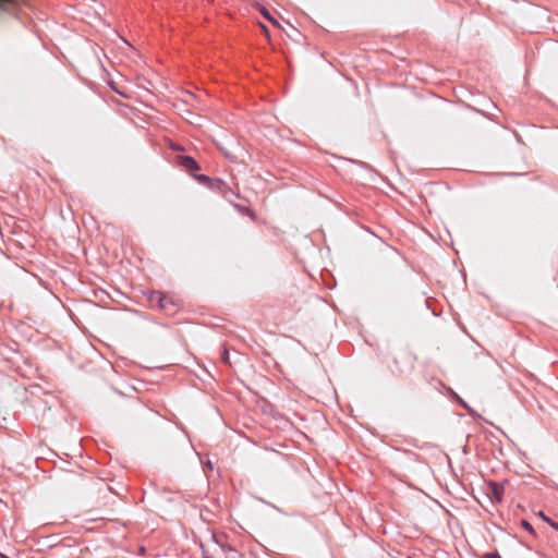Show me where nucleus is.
Here are the masks:
<instances>
[{
  "mask_svg": "<svg viewBox=\"0 0 558 558\" xmlns=\"http://www.w3.org/2000/svg\"><path fill=\"white\" fill-rule=\"evenodd\" d=\"M148 302L168 316H174L182 307L181 301L172 294L161 291H150Z\"/></svg>",
  "mask_w": 558,
  "mask_h": 558,
  "instance_id": "nucleus-2",
  "label": "nucleus"
},
{
  "mask_svg": "<svg viewBox=\"0 0 558 558\" xmlns=\"http://www.w3.org/2000/svg\"><path fill=\"white\" fill-rule=\"evenodd\" d=\"M551 527L558 531V522L556 524H551Z\"/></svg>",
  "mask_w": 558,
  "mask_h": 558,
  "instance_id": "nucleus-14",
  "label": "nucleus"
},
{
  "mask_svg": "<svg viewBox=\"0 0 558 558\" xmlns=\"http://www.w3.org/2000/svg\"><path fill=\"white\" fill-rule=\"evenodd\" d=\"M220 357H221V361H222L223 363H226V364H230V361H229V351H228L226 348H223V349H222V352H221V354H220Z\"/></svg>",
  "mask_w": 558,
  "mask_h": 558,
  "instance_id": "nucleus-9",
  "label": "nucleus"
},
{
  "mask_svg": "<svg viewBox=\"0 0 558 558\" xmlns=\"http://www.w3.org/2000/svg\"><path fill=\"white\" fill-rule=\"evenodd\" d=\"M194 179L202 185L208 187L211 191L220 193L227 201L232 203L231 196L236 198L240 194L233 191L223 180L218 178H210L206 174L194 175Z\"/></svg>",
  "mask_w": 558,
  "mask_h": 558,
  "instance_id": "nucleus-3",
  "label": "nucleus"
},
{
  "mask_svg": "<svg viewBox=\"0 0 558 558\" xmlns=\"http://www.w3.org/2000/svg\"><path fill=\"white\" fill-rule=\"evenodd\" d=\"M170 148L174 151H183L184 150L183 146H181L180 144H174V143L170 144Z\"/></svg>",
  "mask_w": 558,
  "mask_h": 558,
  "instance_id": "nucleus-11",
  "label": "nucleus"
},
{
  "mask_svg": "<svg viewBox=\"0 0 558 558\" xmlns=\"http://www.w3.org/2000/svg\"><path fill=\"white\" fill-rule=\"evenodd\" d=\"M262 14H263V16H264L265 19H267V20H268L269 22H271L274 25H276V26H278V25H279V23H278L274 17H271V16H270L269 12H268L266 9H263V10H262Z\"/></svg>",
  "mask_w": 558,
  "mask_h": 558,
  "instance_id": "nucleus-8",
  "label": "nucleus"
},
{
  "mask_svg": "<svg viewBox=\"0 0 558 558\" xmlns=\"http://www.w3.org/2000/svg\"><path fill=\"white\" fill-rule=\"evenodd\" d=\"M9 2H10V0H0V5H1V4L9 3Z\"/></svg>",
  "mask_w": 558,
  "mask_h": 558,
  "instance_id": "nucleus-13",
  "label": "nucleus"
},
{
  "mask_svg": "<svg viewBox=\"0 0 558 558\" xmlns=\"http://www.w3.org/2000/svg\"><path fill=\"white\" fill-rule=\"evenodd\" d=\"M233 206L242 215H246V216H250L251 218H255V213L251 208L240 205V204H233Z\"/></svg>",
  "mask_w": 558,
  "mask_h": 558,
  "instance_id": "nucleus-6",
  "label": "nucleus"
},
{
  "mask_svg": "<svg viewBox=\"0 0 558 558\" xmlns=\"http://www.w3.org/2000/svg\"><path fill=\"white\" fill-rule=\"evenodd\" d=\"M174 165L186 171L193 178L194 175H198L196 172L201 169L198 162L193 157L186 155H177L174 157Z\"/></svg>",
  "mask_w": 558,
  "mask_h": 558,
  "instance_id": "nucleus-4",
  "label": "nucleus"
},
{
  "mask_svg": "<svg viewBox=\"0 0 558 558\" xmlns=\"http://www.w3.org/2000/svg\"><path fill=\"white\" fill-rule=\"evenodd\" d=\"M483 558H501L498 551H492L484 554Z\"/></svg>",
  "mask_w": 558,
  "mask_h": 558,
  "instance_id": "nucleus-10",
  "label": "nucleus"
},
{
  "mask_svg": "<svg viewBox=\"0 0 558 558\" xmlns=\"http://www.w3.org/2000/svg\"><path fill=\"white\" fill-rule=\"evenodd\" d=\"M542 517L550 526H551V524H556L557 523L556 521L551 520L550 518L545 517L543 513H542Z\"/></svg>",
  "mask_w": 558,
  "mask_h": 558,
  "instance_id": "nucleus-12",
  "label": "nucleus"
},
{
  "mask_svg": "<svg viewBox=\"0 0 558 558\" xmlns=\"http://www.w3.org/2000/svg\"><path fill=\"white\" fill-rule=\"evenodd\" d=\"M379 356L392 373L408 374L414 368L415 357L405 349L380 350Z\"/></svg>",
  "mask_w": 558,
  "mask_h": 558,
  "instance_id": "nucleus-1",
  "label": "nucleus"
},
{
  "mask_svg": "<svg viewBox=\"0 0 558 558\" xmlns=\"http://www.w3.org/2000/svg\"><path fill=\"white\" fill-rule=\"evenodd\" d=\"M489 487V497L490 499L500 502L504 497L505 488L502 484L490 482L488 484Z\"/></svg>",
  "mask_w": 558,
  "mask_h": 558,
  "instance_id": "nucleus-5",
  "label": "nucleus"
},
{
  "mask_svg": "<svg viewBox=\"0 0 558 558\" xmlns=\"http://www.w3.org/2000/svg\"><path fill=\"white\" fill-rule=\"evenodd\" d=\"M521 526H522L525 531H527L529 533L534 534V529H533L532 524H531L529 521H526V520H522V521H521Z\"/></svg>",
  "mask_w": 558,
  "mask_h": 558,
  "instance_id": "nucleus-7",
  "label": "nucleus"
}]
</instances>
